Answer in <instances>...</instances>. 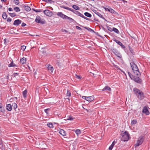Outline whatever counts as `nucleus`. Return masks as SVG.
<instances>
[{
	"label": "nucleus",
	"mask_w": 150,
	"mask_h": 150,
	"mask_svg": "<svg viewBox=\"0 0 150 150\" xmlns=\"http://www.w3.org/2000/svg\"><path fill=\"white\" fill-rule=\"evenodd\" d=\"M130 64L134 74L137 76H140L141 74L137 65L133 62H131Z\"/></svg>",
	"instance_id": "obj_1"
},
{
	"label": "nucleus",
	"mask_w": 150,
	"mask_h": 150,
	"mask_svg": "<svg viewBox=\"0 0 150 150\" xmlns=\"http://www.w3.org/2000/svg\"><path fill=\"white\" fill-rule=\"evenodd\" d=\"M133 91L135 94L137 96L138 98L140 100L143 99L144 97V93L139 89L134 88L133 89Z\"/></svg>",
	"instance_id": "obj_2"
},
{
	"label": "nucleus",
	"mask_w": 150,
	"mask_h": 150,
	"mask_svg": "<svg viewBox=\"0 0 150 150\" xmlns=\"http://www.w3.org/2000/svg\"><path fill=\"white\" fill-rule=\"evenodd\" d=\"M128 74L130 78L135 82L139 83H141L142 82V79L138 76H134L129 71L128 72Z\"/></svg>",
	"instance_id": "obj_3"
},
{
	"label": "nucleus",
	"mask_w": 150,
	"mask_h": 150,
	"mask_svg": "<svg viewBox=\"0 0 150 150\" xmlns=\"http://www.w3.org/2000/svg\"><path fill=\"white\" fill-rule=\"evenodd\" d=\"M121 136L122 140L124 142L128 141L130 138L129 134L127 131L122 133Z\"/></svg>",
	"instance_id": "obj_4"
},
{
	"label": "nucleus",
	"mask_w": 150,
	"mask_h": 150,
	"mask_svg": "<svg viewBox=\"0 0 150 150\" xmlns=\"http://www.w3.org/2000/svg\"><path fill=\"white\" fill-rule=\"evenodd\" d=\"M35 21L36 23H40L42 25L45 24L46 23L45 20L43 19H42L39 16H38L36 17Z\"/></svg>",
	"instance_id": "obj_5"
},
{
	"label": "nucleus",
	"mask_w": 150,
	"mask_h": 150,
	"mask_svg": "<svg viewBox=\"0 0 150 150\" xmlns=\"http://www.w3.org/2000/svg\"><path fill=\"white\" fill-rule=\"evenodd\" d=\"M144 141L143 137H140L137 141V143L134 145L135 147L141 145Z\"/></svg>",
	"instance_id": "obj_6"
},
{
	"label": "nucleus",
	"mask_w": 150,
	"mask_h": 150,
	"mask_svg": "<svg viewBox=\"0 0 150 150\" xmlns=\"http://www.w3.org/2000/svg\"><path fill=\"white\" fill-rule=\"evenodd\" d=\"M112 52L117 57L120 58L122 57L121 54L116 49L113 48L112 49Z\"/></svg>",
	"instance_id": "obj_7"
},
{
	"label": "nucleus",
	"mask_w": 150,
	"mask_h": 150,
	"mask_svg": "<svg viewBox=\"0 0 150 150\" xmlns=\"http://www.w3.org/2000/svg\"><path fill=\"white\" fill-rule=\"evenodd\" d=\"M44 13L47 16H51L52 15V12L49 10H45L43 11Z\"/></svg>",
	"instance_id": "obj_8"
},
{
	"label": "nucleus",
	"mask_w": 150,
	"mask_h": 150,
	"mask_svg": "<svg viewBox=\"0 0 150 150\" xmlns=\"http://www.w3.org/2000/svg\"><path fill=\"white\" fill-rule=\"evenodd\" d=\"M142 112L147 115H149V111L147 108L146 106L144 107Z\"/></svg>",
	"instance_id": "obj_9"
},
{
	"label": "nucleus",
	"mask_w": 150,
	"mask_h": 150,
	"mask_svg": "<svg viewBox=\"0 0 150 150\" xmlns=\"http://www.w3.org/2000/svg\"><path fill=\"white\" fill-rule=\"evenodd\" d=\"M57 15L58 16H59L61 18L64 19H66V17L67 16L65 15L64 14L62 13V12H58L57 13Z\"/></svg>",
	"instance_id": "obj_10"
},
{
	"label": "nucleus",
	"mask_w": 150,
	"mask_h": 150,
	"mask_svg": "<svg viewBox=\"0 0 150 150\" xmlns=\"http://www.w3.org/2000/svg\"><path fill=\"white\" fill-rule=\"evenodd\" d=\"M22 21L19 19H17L14 21L13 25H18L21 23Z\"/></svg>",
	"instance_id": "obj_11"
},
{
	"label": "nucleus",
	"mask_w": 150,
	"mask_h": 150,
	"mask_svg": "<svg viewBox=\"0 0 150 150\" xmlns=\"http://www.w3.org/2000/svg\"><path fill=\"white\" fill-rule=\"evenodd\" d=\"M103 7L105 10V11H108L112 13H114L115 12L114 10L112 9L109 7H108V8H106L104 7Z\"/></svg>",
	"instance_id": "obj_12"
},
{
	"label": "nucleus",
	"mask_w": 150,
	"mask_h": 150,
	"mask_svg": "<svg viewBox=\"0 0 150 150\" xmlns=\"http://www.w3.org/2000/svg\"><path fill=\"white\" fill-rule=\"evenodd\" d=\"M94 100V97L93 96H91L87 97L86 100L90 102L93 101Z\"/></svg>",
	"instance_id": "obj_13"
},
{
	"label": "nucleus",
	"mask_w": 150,
	"mask_h": 150,
	"mask_svg": "<svg viewBox=\"0 0 150 150\" xmlns=\"http://www.w3.org/2000/svg\"><path fill=\"white\" fill-rule=\"evenodd\" d=\"M59 133L62 136H65L66 135V134L64 130L63 129H61L59 131Z\"/></svg>",
	"instance_id": "obj_14"
},
{
	"label": "nucleus",
	"mask_w": 150,
	"mask_h": 150,
	"mask_svg": "<svg viewBox=\"0 0 150 150\" xmlns=\"http://www.w3.org/2000/svg\"><path fill=\"white\" fill-rule=\"evenodd\" d=\"M7 110L8 111H11L12 109V105L10 104H8L6 106Z\"/></svg>",
	"instance_id": "obj_15"
},
{
	"label": "nucleus",
	"mask_w": 150,
	"mask_h": 150,
	"mask_svg": "<svg viewBox=\"0 0 150 150\" xmlns=\"http://www.w3.org/2000/svg\"><path fill=\"white\" fill-rule=\"evenodd\" d=\"M20 62L21 64H23L26 62V58L25 57H23L21 59Z\"/></svg>",
	"instance_id": "obj_16"
},
{
	"label": "nucleus",
	"mask_w": 150,
	"mask_h": 150,
	"mask_svg": "<svg viewBox=\"0 0 150 150\" xmlns=\"http://www.w3.org/2000/svg\"><path fill=\"white\" fill-rule=\"evenodd\" d=\"M48 69L49 72H52L53 71V67L51 66H49L48 67Z\"/></svg>",
	"instance_id": "obj_17"
},
{
	"label": "nucleus",
	"mask_w": 150,
	"mask_h": 150,
	"mask_svg": "<svg viewBox=\"0 0 150 150\" xmlns=\"http://www.w3.org/2000/svg\"><path fill=\"white\" fill-rule=\"evenodd\" d=\"M102 90L103 91H105V90L110 91L111 88L110 87L108 86H106Z\"/></svg>",
	"instance_id": "obj_18"
},
{
	"label": "nucleus",
	"mask_w": 150,
	"mask_h": 150,
	"mask_svg": "<svg viewBox=\"0 0 150 150\" xmlns=\"http://www.w3.org/2000/svg\"><path fill=\"white\" fill-rule=\"evenodd\" d=\"M8 66L9 67H17V66L16 65L14 64L13 62V61H12L11 63L8 64Z\"/></svg>",
	"instance_id": "obj_19"
},
{
	"label": "nucleus",
	"mask_w": 150,
	"mask_h": 150,
	"mask_svg": "<svg viewBox=\"0 0 150 150\" xmlns=\"http://www.w3.org/2000/svg\"><path fill=\"white\" fill-rule=\"evenodd\" d=\"M72 7L73 8L76 10H79L80 8L78 6L75 5H74L72 6Z\"/></svg>",
	"instance_id": "obj_20"
},
{
	"label": "nucleus",
	"mask_w": 150,
	"mask_h": 150,
	"mask_svg": "<svg viewBox=\"0 0 150 150\" xmlns=\"http://www.w3.org/2000/svg\"><path fill=\"white\" fill-rule=\"evenodd\" d=\"M27 91L26 90H25L23 92V96L24 98L26 97Z\"/></svg>",
	"instance_id": "obj_21"
},
{
	"label": "nucleus",
	"mask_w": 150,
	"mask_h": 150,
	"mask_svg": "<svg viewBox=\"0 0 150 150\" xmlns=\"http://www.w3.org/2000/svg\"><path fill=\"white\" fill-rule=\"evenodd\" d=\"M7 16L6 12H4L2 14V17L4 19H6L7 18Z\"/></svg>",
	"instance_id": "obj_22"
},
{
	"label": "nucleus",
	"mask_w": 150,
	"mask_h": 150,
	"mask_svg": "<svg viewBox=\"0 0 150 150\" xmlns=\"http://www.w3.org/2000/svg\"><path fill=\"white\" fill-rule=\"evenodd\" d=\"M84 15L86 16L89 18L91 17L92 16V15L91 14L87 12L85 13Z\"/></svg>",
	"instance_id": "obj_23"
},
{
	"label": "nucleus",
	"mask_w": 150,
	"mask_h": 150,
	"mask_svg": "<svg viewBox=\"0 0 150 150\" xmlns=\"http://www.w3.org/2000/svg\"><path fill=\"white\" fill-rule=\"evenodd\" d=\"M12 107H13V109L16 110V109L17 107V105L15 103H12Z\"/></svg>",
	"instance_id": "obj_24"
},
{
	"label": "nucleus",
	"mask_w": 150,
	"mask_h": 150,
	"mask_svg": "<svg viewBox=\"0 0 150 150\" xmlns=\"http://www.w3.org/2000/svg\"><path fill=\"white\" fill-rule=\"evenodd\" d=\"M24 8L25 10L27 11H29L31 10L30 7L28 6H24Z\"/></svg>",
	"instance_id": "obj_25"
},
{
	"label": "nucleus",
	"mask_w": 150,
	"mask_h": 150,
	"mask_svg": "<svg viewBox=\"0 0 150 150\" xmlns=\"http://www.w3.org/2000/svg\"><path fill=\"white\" fill-rule=\"evenodd\" d=\"M75 14H76L78 16H79L81 17H82L83 15L82 14H81V13H80L79 12L77 11H76L75 12Z\"/></svg>",
	"instance_id": "obj_26"
},
{
	"label": "nucleus",
	"mask_w": 150,
	"mask_h": 150,
	"mask_svg": "<svg viewBox=\"0 0 150 150\" xmlns=\"http://www.w3.org/2000/svg\"><path fill=\"white\" fill-rule=\"evenodd\" d=\"M75 133L77 135H79L81 134V132L80 129H77L75 131Z\"/></svg>",
	"instance_id": "obj_27"
},
{
	"label": "nucleus",
	"mask_w": 150,
	"mask_h": 150,
	"mask_svg": "<svg viewBox=\"0 0 150 150\" xmlns=\"http://www.w3.org/2000/svg\"><path fill=\"white\" fill-rule=\"evenodd\" d=\"M112 31H114L115 33H116L117 34H118L119 33L118 30L116 28H113L112 29Z\"/></svg>",
	"instance_id": "obj_28"
},
{
	"label": "nucleus",
	"mask_w": 150,
	"mask_h": 150,
	"mask_svg": "<svg viewBox=\"0 0 150 150\" xmlns=\"http://www.w3.org/2000/svg\"><path fill=\"white\" fill-rule=\"evenodd\" d=\"M10 15V16L12 17H14L16 16V14L15 13H8Z\"/></svg>",
	"instance_id": "obj_29"
},
{
	"label": "nucleus",
	"mask_w": 150,
	"mask_h": 150,
	"mask_svg": "<svg viewBox=\"0 0 150 150\" xmlns=\"http://www.w3.org/2000/svg\"><path fill=\"white\" fill-rule=\"evenodd\" d=\"M66 19H68L69 21L71 22H73L74 21V20L71 18L67 16L66 17Z\"/></svg>",
	"instance_id": "obj_30"
},
{
	"label": "nucleus",
	"mask_w": 150,
	"mask_h": 150,
	"mask_svg": "<svg viewBox=\"0 0 150 150\" xmlns=\"http://www.w3.org/2000/svg\"><path fill=\"white\" fill-rule=\"evenodd\" d=\"M113 40L116 43H117L119 45L120 44H121V42L120 41L115 39H113Z\"/></svg>",
	"instance_id": "obj_31"
},
{
	"label": "nucleus",
	"mask_w": 150,
	"mask_h": 150,
	"mask_svg": "<svg viewBox=\"0 0 150 150\" xmlns=\"http://www.w3.org/2000/svg\"><path fill=\"white\" fill-rule=\"evenodd\" d=\"M14 10L16 12H18L20 11V10L19 7H16L14 8Z\"/></svg>",
	"instance_id": "obj_32"
},
{
	"label": "nucleus",
	"mask_w": 150,
	"mask_h": 150,
	"mask_svg": "<svg viewBox=\"0 0 150 150\" xmlns=\"http://www.w3.org/2000/svg\"><path fill=\"white\" fill-rule=\"evenodd\" d=\"M47 125L50 128H53V127L52 124L51 123H49L47 124Z\"/></svg>",
	"instance_id": "obj_33"
},
{
	"label": "nucleus",
	"mask_w": 150,
	"mask_h": 150,
	"mask_svg": "<svg viewBox=\"0 0 150 150\" xmlns=\"http://www.w3.org/2000/svg\"><path fill=\"white\" fill-rule=\"evenodd\" d=\"M42 50L41 51L42 54V55L43 56L46 55V52L45 51H44V50H43L44 49L43 48H42Z\"/></svg>",
	"instance_id": "obj_34"
},
{
	"label": "nucleus",
	"mask_w": 150,
	"mask_h": 150,
	"mask_svg": "<svg viewBox=\"0 0 150 150\" xmlns=\"http://www.w3.org/2000/svg\"><path fill=\"white\" fill-rule=\"evenodd\" d=\"M84 28H85L87 29V30H88L89 31L94 32V31L92 29H91L89 28H88V27H84Z\"/></svg>",
	"instance_id": "obj_35"
},
{
	"label": "nucleus",
	"mask_w": 150,
	"mask_h": 150,
	"mask_svg": "<svg viewBox=\"0 0 150 150\" xmlns=\"http://www.w3.org/2000/svg\"><path fill=\"white\" fill-rule=\"evenodd\" d=\"M4 111V108L2 107L1 104L0 103V111L3 112Z\"/></svg>",
	"instance_id": "obj_36"
},
{
	"label": "nucleus",
	"mask_w": 150,
	"mask_h": 150,
	"mask_svg": "<svg viewBox=\"0 0 150 150\" xmlns=\"http://www.w3.org/2000/svg\"><path fill=\"white\" fill-rule=\"evenodd\" d=\"M61 8H64L65 9H66L67 10H71V8H69L68 7H66V6H60Z\"/></svg>",
	"instance_id": "obj_37"
},
{
	"label": "nucleus",
	"mask_w": 150,
	"mask_h": 150,
	"mask_svg": "<svg viewBox=\"0 0 150 150\" xmlns=\"http://www.w3.org/2000/svg\"><path fill=\"white\" fill-rule=\"evenodd\" d=\"M67 96L70 97L71 96V93L69 90L67 91Z\"/></svg>",
	"instance_id": "obj_38"
},
{
	"label": "nucleus",
	"mask_w": 150,
	"mask_h": 150,
	"mask_svg": "<svg viewBox=\"0 0 150 150\" xmlns=\"http://www.w3.org/2000/svg\"><path fill=\"white\" fill-rule=\"evenodd\" d=\"M137 123L136 120H133L131 121V123L132 124H135Z\"/></svg>",
	"instance_id": "obj_39"
},
{
	"label": "nucleus",
	"mask_w": 150,
	"mask_h": 150,
	"mask_svg": "<svg viewBox=\"0 0 150 150\" xmlns=\"http://www.w3.org/2000/svg\"><path fill=\"white\" fill-rule=\"evenodd\" d=\"M13 2H15V4L16 5H18L19 3L18 0H13Z\"/></svg>",
	"instance_id": "obj_40"
},
{
	"label": "nucleus",
	"mask_w": 150,
	"mask_h": 150,
	"mask_svg": "<svg viewBox=\"0 0 150 150\" xmlns=\"http://www.w3.org/2000/svg\"><path fill=\"white\" fill-rule=\"evenodd\" d=\"M95 13L99 16L100 17H102V15L98 12L96 11Z\"/></svg>",
	"instance_id": "obj_41"
},
{
	"label": "nucleus",
	"mask_w": 150,
	"mask_h": 150,
	"mask_svg": "<svg viewBox=\"0 0 150 150\" xmlns=\"http://www.w3.org/2000/svg\"><path fill=\"white\" fill-rule=\"evenodd\" d=\"M107 28L108 30H109L110 31H112V28H111L110 27L108 26H107Z\"/></svg>",
	"instance_id": "obj_42"
},
{
	"label": "nucleus",
	"mask_w": 150,
	"mask_h": 150,
	"mask_svg": "<svg viewBox=\"0 0 150 150\" xmlns=\"http://www.w3.org/2000/svg\"><path fill=\"white\" fill-rule=\"evenodd\" d=\"M34 11L36 12H40L43 11L42 10L36 9V10H34Z\"/></svg>",
	"instance_id": "obj_43"
},
{
	"label": "nucleus",
	"mask_w": 150,
	"mask_h": 150,
	"mask_svg": "<svg viewBox=\"0 0 150 150\" xmlns=\"http://www.w3.org/2000/svg\"><path fill=\"white\" fill-rule=\"evenodd\" d=\"M26 47L25 46L23 45L21 46V49L24 51L26 48Z\"/></svg>",
	"instance_id": "obj_44"
},
{
	"label": "nucleus",
	"mask_w": 150,
	"mask_h": 150,
	"mask_svg": "<svg viewBox=\"0 0 150 150\" xmlns=\"http://www.w3.org/2000/svg\"><path fill=\"white\" fill-rule=\"evenodd\" d=\"M82 17L86 20H90V19L84 16L83 15Z\"/></svg>",
	"instance_id": "obj_45"
},
{
	"label": "nucleus",
	"mask_w": 150,
	"mask_h": 150,
	"mask_svg": "<svg viewBox=\"0 0 150 150\" xmlns=\"http://www.w3.org/2000/svg\"><path fill=\"white\" fill-rule=\"evenodd\" d=\"M19 75V74L17 73H15L13 74L14 77H15Z\"/></svg>",
	"instance_id": "obj_46"
},
{
	"label": "nucleus",
	"mask_w": 150,
	"mask_h": 150,
	"mask_svg": "<svg viewBox=\"0 0 150 150\" xmlns=\"http://www.w3.org/2000/svg\"><path fill=\"white\" fill-rule=\"evenodd\" d=\"M76 28L77 29H78L79 30H82V29L80 27H79L78 26H76Z\"/></svg>",
	"instance_id": "obj_47"
},
{
	"label": "nucleus",
	"mask_w": 150,
	"mask_h": 150,
	"mask_svg": "<svg viewBox=\"0 0 150 150\" xmlns=\"http://www.w3.org/2000/svg\"><path fill=\"white\" fill-rule=\"evenodd\" d=\"M74 119V118H73L72 117H69V118L67 119L68 120H72Z\"/></svg>",
	"instance_id": "obj_48"
},
{
	"label": "nucleus",
	"mask_w": 150,
	"mask_h": 150,
	"mask_svg": "<svg viewBox=\"0 0 150 150\" xmlns=\"http://www.w3.org/2000/svg\"><path fill=\"white\" fill-rule=\"evenodd\" d=\"M54 2V1H52V0H49V2L48 3H49L50 4H52V3H53Z\"/></svg>",
	"instance_id": "obj_49"
},
{
	"label": "nucleus",
	"mask_w": 150,
	"mask_h": 150,
	"mask_svg": "<svg viewBox=\"0 0 150 150\" xmlns=\"http://www.w3.org/2000/svg\"><path fill=\"white\" fill-rule=\"evenodd\" d=\"M11 19L10 18H8L7 20V21L8 22H10L11 21Z\"/></svg>",
	"instance_id": "obj_50"
},
{
	"label": "nucleus",
	"mask_w": 150,
	"mask_h": 150,
	"mask_svg": "<svg viewBox=\"0 0 150 150\" xmlns=\"http://www.w3.org/2000/svg\"><path fill=\"white\" fill-rule=\"evenodd\" d=\"M50 110V109L47 108L45 110V112L47 114L48 113L47 112Z\"/></svg>",
	"instance_id": "obj_51"
},
{
	"label": "nucleus",
	"mask_w": 150,
	"mask_h": 150,
	"mask_svg": "<svg viewBox=\"0 0 150 150\" xmlns=\"http://www.w3.org/2000/svg\"><path fill=\"white\" fill-rule=\"evenodd\" d=\"M70 11H72V12H73V13H74L75 14V12L76 11L74 10L73 9H71V10H70Z\"/></svg>",
	"instance_id": "obj_52"
},
{
	"label": "nucleus",
	"mask_w": 150,
	"mask_h": 150,
	"mask_svg": "<svg viewBox=\"0 0 150 150\" xmlns=\"http://www.w3.org/2000/svg\"><path fill=\"white\" fill-rule=\"evenodd\" d=\"M76 78L78 79H80L81 78V77L80 76H78L76 74Z\"/></svg>",
	"instance_id": "obj_53"
},
{
	"label": "nucleus",
	"mask_w": 150,
	"mask_h": 150,
	"mask_svg": "<svg viewBox=\"0 0 150 150\" xmlns=\"http://www.w3.org/2000/svg\"><path fill=\"white\" fill-rule=\"evenodd\" d=\"M113 147V146L110 145V146L109 147V150H112Z\"/></svg>",
	"instance_id": "obj_54"
},
{
	"label": "nucleus",
	"mask_w": 150,
	"mask_h": 150,
	"mask_svg": "<svg viewBox=\"0 0 150 150\" xmlns=\"http://www.w3.org/2000/svg\"><path fill=\"white\" fill-rule=\"evenodd\" d=\"M3 144H2V143H0V149H1L3 147Z\"/></svg>",
	"instance_id": "obj_55"
},
{
	"label": "nucleus",
	"mask_w": 150,
	"mask_h": 150,
	"mask_svg": "<svg viewBox=\"0 0 150 150\" xmlns=\"http://www.w3.org/2000/svg\"><path fill=\"white\" fill-rule=\"evenodd\" d=\"M26 25V24L24 23H23L21 24V26L22 27H24V26H25Z\"/></svg>",
	"instance_id": "obj_56"
},
{
	"label": "nucleus",
	"mask_w": 150,
	"mask_h": 150,
	"mask_svg": "<svg viewBox=\"0 0 150 150\" xmlns=\"http://www.w3.org/2000/svg\"><path fill=\"white\" fill-rule=\"evenodd\" d=\"M87 97L85 96H82V98L83 99H85V100H86Z\"/></svg>",
	"instance_id": "obj_57"
},
{
	"label": "nucleus",
	"mask_w": 150,
	"mask_h": 150,
	"mask_svg": "<svg viewBox=\"0 0 150 150\" xmlns=\"http://www.w3.org/2000/svg\"><path fill=\"white\" fill-rule=\"evenodd\" d=\"M8 10L9 11H12L13 9L11 8H9L8 9Z\"/></svg>",
	"instance_id": "obj_58"
},
{
	"label": "nucleus",
	"mask_w": 150,
	"mask_h": 150,
	"mask_svg": "<svg viewBox=\"0 0 150 150\" xmlns=\"http://www.w3.org/2000/svg\"><path fill=\"white\" fill-rule=\"evenodd\" d=\"M115 141H113L112 144H111V146H114V145H115Z\"/></svg>",
	"instance_id": "obj_59"
},
{
	"label": "nucleus",
	"mask_w": 150,
	"mask_h": 150,
	"mask_svg": "<svg viewBox=\"0 0 150 150\" xmlns=\"http://www.w3.org/2000/svg\"><path fill=\"white\" fill-rule=\"evenodd\" d=\"M121 46V47L123 49H125V46L123 45H122Z\"/></svg>",
	"instance_id": "obj_60"
},
{
	"label": "nucleus",
	"mask_w": 150,
	"mask_h": 150,
	"mask_svg": "<svg viewBox=\"0 0 150 150\" xmlns=\"http://www.w3.org/2000/svg\"><path fill=\"white\" fill-rule=\"evenodd\" d=\"M129 49L130 52H131L132 53V52L133 51V50L132 48H130L129 47Z\"/></svg>",
	"instance_id": "obj_61"
},
{
	"label": "nucleus",
	"mask_w": 150,
	"mask_h": 150,
	"mask_svg": "<svg viewBox=\"0 0 150 150\" xmlns=\"http://www.w3.org/2000/svg\"><path fill=\"white\" fill-rule=\"evenodd\" d=\"M6 39H5L4 40V43H5V44H6Z\"/></svg>",
	"instance_id": "obj_62"
},
{
	"label": "nucleus",
	"mask_w": 150,
	"mask_h": 150,
	"mask_svg": "<svg viewBox=\"0 0 150 150\" xmlns=\"http://www.w3.org/2000/svg\"><path fill=\"white\" fill-rule=\"evenodd\" d=\"M42 1H45L47 3H48V2H49V0H42Z\"/></svg>",
	"instance_id": "obj_63"
},
{
	"label": "nucleus",
	"mask_w": 150,
	"mask_h": 150,
	"mask_svg": "<svg viewBox=\"0 0 150 150\" xmlns=\"http://www.w3.org/2000/svg\"><path fill=\"white\" fill-rule=\"evenodd\" d=\"M105 21H107L106 20V19L103 17V16L102 15V17H101Z\"/></svg>",
	"instance_id": "obj_64"
}]
</instances>
